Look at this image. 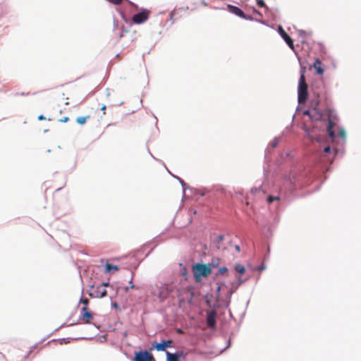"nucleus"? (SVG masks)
Listing matches in <instances>:
<instances>
[{
  "instance_id": "1",
  "label": "nucleus",
  "mask_w": 361,
  "mask_h": 361,
  "mask_svg": "<svg viewBox=\"0 0 361 361\" xmlns=\"http://www.w3.org/2000/svg\"><path fill=\"white\" fill-rule=\"evenodd\" d=\"M320 100L317 95L314 99L310 102V109L305 111L304 114L310 116L312 120L319 121L323 118V114L319 109Z\"/></svg>"
},
{
  "instance_id": "2",
  "label": "nucleus",
  "mask_w": 361,
  "mask_h": 361,
  "mask_svg": "<svg viewBox=\"0 0 361 361\" xmlns=\"http://www.w3.org/2000/svg\"><path fill=\"white\" fill-rule=\"evenodd\" d=\"M306 71L305 67H302L300 71V77L299 80V85H298V102L300 104H303L305 102L307 98V85L305 81V73Z\"/></svg>"
},
{
  "instance_id": "3",
  "label": "nucleus",
  "mask_w": 361,
  "mask_h": 361,
  "mask_svg": "<svg viewBox=\"0 0 361 361\" xmlns=\"http://www.w3.org/2000/svg\"><path fill=\"white\" fill-rule=\"evenodd\" d=\"M192 271L195 281L200 282L202 277L209 276L212 271L209 264H196L192 267Z\"/></svg>"
},
{
  "instance_id": "4",
  "label": "nucleus",
  "mask_w": 361,
  "mask_h": 361,
  "mask_svg": "<svg viewBox=\"0 0 361 361\" xmlns=\"http://www.w3.org/2000/svg\"><path fill=\"white\" fill-rule=\"evenodd\" d=\"M149 13V11L144 9L140 13L134 15L132 18V21L135 24L143 23L148 20Z\"/></svg>"
},
{
  "instance_id": "5",
  "label": "nucleus",
  "mask_w": 361,
  "mask_h": 361,
  "mask_svg": "<svg viewBox=\"0 0 361 361\" xmlns=\"http://www.w3.org/2000/svg\"><path fill=\"white\" fill-rule=\"evenodd\" d=\"M133 361H155L152 354L147 350L135 353Z\"/></svg>"
},
{
  "instance_id": "6",
  "label": "nucleus",
  "mask_w": 361,
  "mask_h": 361,
  "mask_svg": "<svg viewBox=\"0 0 361 361\" xmlns=\"http://www.w3.org/2000/svg\"><path fill=\"white\" fill-rule=\"evenodd\" d=\"M171 292V290L169 287L167 285L164 284L158 288V293L154 294L157 295L160 301H163L169 296Z\"/></svg>"
},
{
  "instance_id": "7",
  "label": "nucleus",
  "mask_w": 361,
  "mask_h": 361,
  "mask_svg": "<svg viewBox=\"0 0 361 361\" xmlns=\"http://www.w3.org/2000/svg\"><path fill=\"white\" fill-rule=\"evenodd\" d=\"M173 341L172 340H166L163 341L161 343H157L154 345V348L157 351H166L167 348L172 347Z\"/></svg>"
},
{
  "instance_id": "8",
  "label": "nucleus",
  "mask_w": 361,
  "mask_h": 361,
  "mask_svg": "<svg viewBox=\"0 0 361 361\" xmlns=\"http://www.w3.org/2000/svg\"><path fill=\"white\" fill-rule=\"evenodd\" d=\"M207 324L212 329L216 326V312L214 311H212L207 314Z\"/></svg>"
},
{
  "instance_id": "9",
  "label": "nucleus",
  "mask_w": 361,
  "mask_h": 361,
  "mask_svg": "<svg viewBox=\"0 0 361 361\" xmlns=\"http://www.w3.org/2000/svg\"><path fill=\"white\" fill-rule=\"evenodd\" d=\"M228 11L231 13H233V14H235V15H236V16H239L240 18H245V19L247 18L246 16L245 15L243 11L240 8L237 7V6H232V5H228Z\"/></svg>"
},
{
  "instance_id": "10",
  "label": "nucleus",
  "mask_w": 361,
  "mask_h": 361,
  "mask_svg": "<svg viewBox=\"0 0 361 361\" xmlns=\"http://www.w3.org/2000/svg\"><path fill=\"white\" fill-rule=\"evenodd\" d=\"M280 33H281V35L283 37V39L285 40V42L289 46V47L293 50L294 44H293V40L291 39V37L282 28H281Z\"/></svg>"
},
{
  "instance_id": "11",
  "label": "nucleus",
  "mask_w": 361,
  "mask_h": 361,
  "mask_svg": "<svg viewBox=\"0 0 361 361\" xmlns=\"http://www.w3.org/2000/svg\"><path fill=\"white\" fill-rule=\"evenodd\" d=\"M329 111V114H330V113L331 112V110H328ZM335 123H334V121L330 118V116L328 118V127H327V133L329 135V136L334 139L335 137V133H334V131L333 130V128L334 126Z\"/></svg>"
},
{
  "instance_id": "12",
  "label": "nucleus",
  "mask_w": 361,
  "mask_h": 361,
  "mask_svg": "<svg viewBox=\"0 0 361 361\" xmlns=\"http://www.w3.org/2000/svg\"><path fill=\"white\" fill-rule=\"evenodd\" d=\"M313 67L318 75H322L324 73V70L322 67V62L319 59H315L313 63Z\"/></svg>"
},
{
  "instance_id": "13",
  "label": "nucleus",
  "mask_w": 361,
  "mask_h": 361,
  "mask_svg": "<svg viewBox=\"0 0 361 361\" xmlns=\"http://www.w3.org/2000/svg\"><path fill=\"white\" fill-rule=\"evenodd\" d=\"M80 318L81 320L83 321L84 323L88 324L92 319L93 315H92V312H87L81 313Z\"/></svg>"
},
{
  "instance_id": "14",
  "label": "nucleus",
  "mask_w": 361,
  "mask_h": 361,
  "mask_svg": "<svg viewBox=\"0 0 361 361\" xmlns=\"http://www.w3.org/2000/svg\"><path fill=\"white\" fill-rule=\"evenodd\" d=\"M167 361H178L180 355L176 353L166 352Z\"/></svg>"
},
{
  "instance_id": "15",
  "label": "nucleus",
  "mask_w": 361,
  "mask_h": 361,
  "mask_svg": "<svg viewBox=\"0 0 361 361\" xmlns=\"http://www.w3.org/2000/svg\"><path fill=\"white\" fill-rule=\"evenodd\" d=\"M118 270V267L116 265H113L109 263H106L105 265V272L109 273L112 271H117Z\"/></svg>"
},
{
  "instance_id": "16",
  "label": "nucleus",
  "mask_w": 361,
  "mask_h": 361,
  "mask_svg": "<svg viewBox=\"0 0 361 361\" xmlns=\"http://www.w3.org/2000/svg\"><path fill=\"white\" fill-rule=\"evenodd\" d=\"M90 116H80L76 118V122L80 125H83L86 123L87 120L90 118Z\"/></svg>"
},
{
  "instance_id": "17",
  "label": "nucleus",
  "mask_w": 361,
  "mask_h": 361,
  "mask_svg": "<svg viewBox=\"0 0 361 361\" xmlns=\"http://www.w3.org/2000/svg\"><path fill=\"white\" fill-rule=\"evenodd\" d=\"M235 270L237 273H238L239 274H243L245 272V268L243 265H241V264H236L235 266Z\"/></svg>"
},
{
  "instance_id": "18",
  "label": "nucleus",
  "mask_w": 361,
  "mask_h": 361,
  "mask_svg": "<svg viewBox=\"0 0 361 361\" xmlns=\"http://www.w3.org/2000/svg\"><path fill=\"white\" fill-rule=\"evenodd\" d=\"M97 294L100 298L105 297L106 295V290L102 287H97Z\"/></svg>"
},
{
  "instance_id": "19",
  "label": "nucleus",
  "mask_w": 361,
  "mask_h": 361,
  "mask_svg": "<svg viewBox=\"0 0 361 361\" xmlns=\"http://www.w3.org/2000/svg\"><path fill=\"white\" fill-rule=\"evenodd\" d=\"M274 200H279V197L277 196H276V197L269 196L267 198V202L269 203H271Z\"/></svg>"
},
{
  "instance_id": "20",
  "label": "nucleus",
  "mask_w": 361,
  "mask_h": 361,
  "mask_svg": "<svg viewBox=\"0 0 361 361\" xmlns=\"http://www.w3.org/2000/svg\"><path fill=\"white\" fill-rule=\"evenodd\" d=\"M257 4L259 7H266L265 4L263 0H257Z\"/></svg>"
},
{
  "instance_id": "21",
  "label": "nucleus",
  "mask_w": 361,
  "mask_h": 361,
  "mask_svg": "<svg viewBox=\"0 0 361 361\" xmlns=\"http://www.w3.org/2000/svg\"><path fill=\"white\" fill-rule=\"evenodd\" d=\"M224 240L223 235L214 236V240L217 241V243L221 242Z\"/></svg>"
},
{
  "instance_id": "22",
  "label": "nucleus",
  "mask_w": 361,
  "mask_h": 361,
  "mask_svg": "<svg viewBox=\"0 0 361 361\" xmlns=\"http://www.w3.org/2000/svg\"><path fill=\"white\" fill-rule=\"evenodd\" d=\"M228 271L227 268L226 267H221L219 269V274H224L225 273H226Z\"/></svg>"
},
{
  "instance_id": "23",
  "label": "nucleus",
  "mask_w": 361,
  "mask_h": 361,
  "mask_svg": "<svg viewBox=\"0 0 361 361\" xmlns=\"http://www.w3.org/2000/svg\"><path fill=\"white\" fill-rule=\"evenodd\" d=\"M338 134H339V136H340L341 137H342V138H345V130H344L343 129H341V130H339Z\"/></svg>"
},
{
  "instance_id": "24",
  "label": "nucleus",
  "mask_w": 361,
  "mask_h": 361,
  "mask_svg": "<svg viewBox=\"0 0 361 361\" xmlns=\"http://www.w3.org/2000/svg\"><path fill=\"white\" fill-rule=\"evenodd\" d=\"M80 301L85 305V306H87L89 304V300L87 298H81Z\"/></svg>"
},
{
  "instance_id": "25",
  "label": "nucleus",
  "mask_w": 361,
  "mask_h": 361,
  "mask_svg": "<svg viewBox=\"0 0 361 361\" xmlns=\"http://www.w3.org/2000/svg\"><path fill=\"white\" fill-rule=\"evenodd\" d=\"M278 142H279V140L277 138H275L274 140H273V142H272V147H276L278 145Z\"/></svg>"
},
{
  "instance_id": "26",
  "label": "nucleus",
  "mask_w": 361,
  "mask_h": 361,
  "mask_svg": "<svg viewBox=\"0 0 361 361\" xmlns=\"http://www.w3.org/2000/svg\"><path fill=\"white\" fill-rule=\"evenodd\" d=\"M331 147H330L329 146H327V147H326L324 149V152L325 153H330V152H331Z\"/></svg>"
},
{
  "instance_id": "27",
  "label": "nucleus",
  "mask_w": 361,
  "mask_h": 361,
  "mask_svg": "<svg viewBox=\"0 0 361 361\" xmlns=\"http://www.w3.org/2000/svg\"><path fill=\"white\" fill-rule=\"evenodd\" d=\"M90 312L88 310V308L87 306H84L82 308V313H84V312Z\"/></svg>"
},
{
  "instance_id": "28",
  "label": "nucleus",
  "mask_w": 361,
  "mask_h": 361,
  "mask_svg": "<svg viewBox=\"0 0 361 361\" xmlns=\"http://www.w3.org/2000/svg\"><path fill=\"white\" fill-rule=\"evenodd\" d=\"M135 288V286L134 285H132V286H130V287H126V288H125V291H126V292H128L129 289H133V288Z\"/></svg>"
},
{
  "instance_id": "29",
  "label": "nucleus",
  "mask_w": 361,
  "mask_h": 361,
  "mask_svg": "<svg viewBox=\"0 0 361 361\" xmlns=\"http://www.w3.org/2000/svg\"><path fill=\"white\" fill-rule=\"evenodd\" d=\"M37 118L39 121H43L46 119L43 115H39Z\"/></svg>"
},
{
  "instance_id": "30",
  "label": "nucleus",
  "mask_w": 361,
  "mask_h": 361,
  "mask_svg": "<svg viewBox=\"0 0 361 361\" xmlns=\"http://www.w3.org/2000/svg\"><path fill=\"white\" fill-rule=\"evenodd\" d=\"M69 120L68 117H64L62 119H61V122H67Z\"/></svg>"
},
{
  "instance_id": "31",
  "label": "nucleus",
  "mask_w": 361,
  "mask_h": 361,
  "mask_svg": "<svg viewBox=\"0 0 361 361\" xmlns=\"http://www.w3.org/2000/svg\"><path fill=\"white\" fill-rule=\"evenodd\" d=\"M108 286H109V283H103L100 287H102L104 288V287Z\"/></svg>"
},
{
  "instance_id": "32",
  "label": "nucleus",
  "mask_w": 361,
  "mask_h": 361,
  "mask_svg": "<svg viewBox=\"0 0 361 361\" xmlns=\"http://www.w3.org/2000/svg\"><path fill=\"white\" fill-rule=\"evenodd\" d=\"M217 285H218V286H217V288H216V292H217V293H219L220 292V290H221V286L219 285V284H217Z\"/></svg>"
},
{
  "instance_id": "33",
  "label": "nucleus",
  "mask_w": 361,
  "mask_h": 361,
  "mask_svg": "<svg viewBox=\"0 0 361 361\" xmlns=\"http://www.w3.org/2000/svg\"><path fill=\"white\" fill-rule=\"evenodd\" d=\"M106 106H105V105H104V106L101 108V109L104 111V114H105V110H106Z\"/></svg>"
},
{
  "instance_id": "34",
  "label": "nucleus",
  "mask_w": 361,
  "mask_h": 361,
  "mask_svg": "<svg viewBox=\"0 0 361 361\" xmlns=\"http://www.w3.org/2000/svg\"><path fill=\"white\" fill-rule=\"evenodd\" d=\"M235 248L237 250H240V247L239 245H235Z\"/></svg>"
},
{
  "instance_id": "35",
  "label": "nucleus",
  "mask_w": 361,
  "mask_h": 361,
  "mask_svg": "<svg viewBox=\"0 0 361 361\" xmlns=\"http://www.w3.org/2000/svg\"><path fill=\"white\" fill-rule=\"evenodd\" d=\"M238 282H239V283H238L239 284H240V283H242V281H241V279H240V278H238Z\"/></svg>"
},
{
  "instance_id": "36",
  "label": "nucleus",
  "mask_w": 361,
  "mask_h": 361,
  "mask_svg": "<svg viewBox=\"0 0 361 361\" xmlns=\"http://www.w3.org/2000/svg\"><path fill=\"white\" fill-rule=\"evenodd\" d=\"M178 333H181L182 331H181V330H180V329H178Z\"/></svg>"
}]
</instances>
